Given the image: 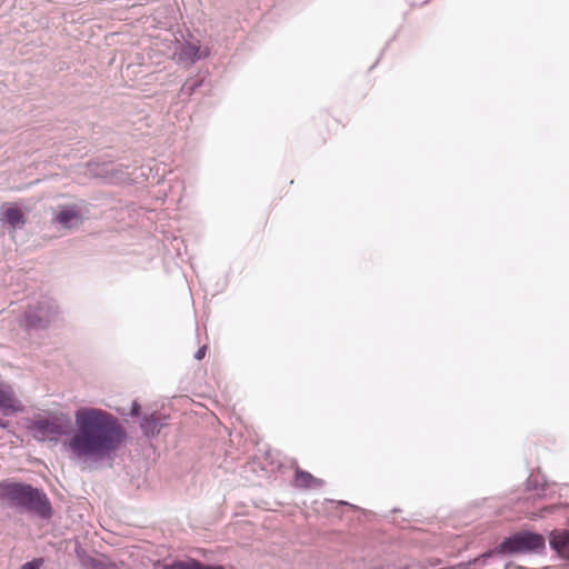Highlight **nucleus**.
<instances>
[{
    "instance_id": "9d476101",
    "label": "nucleus",
    "mask_w": 569,
    "mask_h": 569,
    "mask_svg": "<svg viewBox=\"0 0 569 569\" xmlns=\"http://www.w3.org/2000/svg\"><path fill=\"white\" fill-rule=\"evenodd\" d=\"M295 485L299 488H316L322 486L323 481L307 471L297 470Z\"/></svg>"
},
{
    "instance_id": "2eb2a0df",
    "label": "nucleus",
    "mask_w": 569,
    "mask_h": 569,
    "mask_svg": "<svg viewBox=\"0 0 569 569\" xmlns=\"http://www.w3.org/2000/svg\"><path fill=\"white\" fill-rule=\"evenodd\" d=\"M21 569H38V565L34 562H27L21 567Z\"/></svg>"
},
{
    "instance_id": "9b49d317",
    "label": "nucleus",
    "mask_w": 569,
    "mask_h": 569,
    "mask_svg": "<svg viewBox=\"0 0 569 569\" xmlns=\"http://www.w3.org/2000/svg\"><path fill=\"white\" fill-rule=\"evenodd\" d=\"M162 569H223L221 566L202 565L193 559L174 561L170 565H164Z\"/></svg>"
},
{
    "instance_id": "ddd939ff",
    "label": "nucleus",
    "mask_w": 569,
    "mask_h": 569,
    "mask_svg": "<svg viewBox=\"0 0 569 569\" xmlns=\"http://www.w3.org/2000/svg\"><path fill=\"white\" fill-rule=\"evenodd\" d=\"M106 173H107V174H110V176H108V178H109V180H110L111 182H122V181H126V178H122V177H121V178H118V177H116V176L113 174V169L106 171Z\"/></svg>"
},
{
    "instance_id": "6e6552de",
    "label": "nucleus",
    "mask_w": 569,
    "mask_h": 569,
    "mask_svg": "<svg viewBox=\"0 0 569 569\" xmlns=\"http://www.w3.org/2000/svg\"><path fill=\"white\" fill-rule=\"evenodd\" d=\"M54 220L63 228L69 229L80 223L81 217L79 211L73 207L62 208Z\"/></svg>"
},
{
    "instance_id": "20e7f679",
    "label": "nucleus",
    "mask_w": 569,
    "mask_h": 569,
    "mask_svg": "<svg viewBox=\"0 0 569 569\" xmlns=\"http://www.w3.org/2000/svg\"><path fill=\"white\" fill-rule=\"evenodd\" d=\"M58 317V307L51 299H44L29 308L24 315L28 327L41 329L54 321Z\"/></svg>"
},
{
    "instance_id": "f3484780",
    "label": "nucleus",
    "mask_w": 569,
    "mask_h": 569,
    "mask_svg": "<svg viewBox=\"0 0 569 569\" xmlns=\"http://www.w3.org/2000/svg\"><path fill=\"white\" fill-rule=\"evenodd\" d=\"M0 427L6 429L8 427V421L0 419Z\"/></svg>"
},
{
    "instance_id": "0eeeda50",
    "label": "nucleus",
    "mask_w": 569,
    "mask_h": 569,
    "mask_svg": "<svg viewBox=\"0 0 569 569\" xmlns=\"http://www.w3.org/2000/svg\"><path fill=\"white\" fill-rule=\"evenodd\" d=\"M550 546L555 549L561 557L569 559V531H552L550 533Z\"/></svg>"
},
{
    "instance_id": "f03ea898",
    "label": "nucleus",
    "mask_w": 569,
    "mask_h": 569,
    "mask_svg": "<svg viewBox=\"0 0 569 569\" xmlns=\"http://www.w3.org/2000/svg\"><path fill=\"white\" fill-rule=\"evenodd\" d=\"M0 499L11 505L24 508L42 518L51 515V507L46 495L28 485L3 482L0 483Z\"/></svg>"
},
{
    "instance_id": "f8f14e48",
    "label": "nucleus",
    "mask_w": 569,
    "mask_h": 569,
    "mask_svg": "<svg viewBox=\"0 0 569 569\" xmlns=\"http://www.w3.org/2000/svg\"><path fill=\"white\" fill-rule=\"evenodd\" d=\"M161 426L159 418L154 415L144 417L141 421V429L147 436H154L159 433Z\"/></svg>"
},
{
    "instance_id": "4468645a",
    "label": "nucleus",
    "mask_w": 569,
    "mask_h": 569,
    "mask_svg": "<svg viewBox=\"0 0 569 569\" xmlns=\"http://www.w3.org/2000/svg\"><path fill=\"white\" fill-rule=\"evenodd\" d=\"M206 351H207V347L206 346H202L200 349H198V351L196 352L194 355V358L197 360H201L204 358L206 356Z\"/></svg>"
},
{
    "instance_id": "1a4fd4ad",
    "label": "nucleus",
    "mask_w": 569,
    "mask_h": 569,
    "mask_svg": "<svg viewBox=\"0 0 569 569\" xmlns=\"http://www.w3.org/2000/svg\"><path fill=\"white\" fill-rule=\"evenodd\" d=\"M3 220L11 229H19L24 224L23 213L18 207H9L3 211Z\"/></svg>"
},
{
    "instance_id": "39448f33",
    "label": "nucleus",
    "mask_w": 569,
    "mask_h": 569,
    "mask_svg": "<svg viewBox=\"0 0 569 569\" xmlns=\"http://www.w3.org/2000/svg\"><path fill=\"white\" fill-rule=\"evenodd\" d=\"M208 56V50H201L199 41H188L179 46V49L174 52L179 63L190 66L196 61Z\"/></svg>"
},
{
    "instance_id": "f257e3e1",
    "label": "nucleus",
    "mask_w": 569,
    "mask_h": 569,
    "mask_svg": "<svg viewBox=\"0 0 569 569\" xmlns=\"http://www.w3.org/2000/svg\"><path fill=\"white\" fill-rule=\"evenodd\" d=\"M64 412H50L30 420L27 428L37 441L57 445L61 436L62 449L69 459L80 465H92L109 459L120 447L124 431L111 413L93 407H81L74 412V429Z\"/></svg>"
},
{
    "instance_id": "423d86ee",
    "label": "nucleus",
    "mask_w": 569,
    "mask_h": 569,
    "mask_svg": "<svg viewBox=\"0 0 569 569\" xmlns=\"http://www.w3.org/2000/svg\"><path fill=\"white\" fill-rule=\"evenodd\" d=\"M0 410L4 415H11L23 410V405L17 398L11 386L0 381Z\"/></svg>"
},
{
    "instance_id": "a211bd4d",
    "label": "nucleus",
    "mask_w": 569,
    "mask_h": 569,
    "mask_svg": "<svg viewBox=\"0 0 569 569\" xmlns=\"http://www.w3.org/2000/svg\"><path fill=\"white\" fill-rule=\"evenodd\" d=\"M182 89H183V90H186V91H187V90H188V91H192V90H193V86L188 87V84H184Z\"/></svg>"
},
{
    "instance_id": "7ed1b4c3",
    "label": "nucleus",
    "mask_w": 569,
    "mask_h": 569,
    "mask_svg": "<svg viewBox=\"0 0 569 569\" xmlns=\"http://www.w3.org/2000/svg\"><path fill=\"white\" fill-rule=\"evenodd\" d=\"M546 547L543 536L529 531L516 533L506 539L493 551L483 555L489 557L492 553H518V552H539Z\"/></svg>"
},
{
    "instance_id": "dca6fc26",
    "label": "nucleus",
    "mask_w": 569,
    "mask_h": 569,
    "mask_svg": "<svg viewBox=\"0 0 569 569\" xmlns=\"http://www.w3.org/2000/svg\"><path fill=\"white\" fill-rule=\"evenodd\" d=\"M139 411H140V406H139V403H138V402H133L131 413H132L133 416H138V415H139Z\"/></svg>"
}]
</instances>
